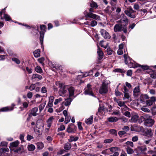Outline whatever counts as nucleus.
<instances>
[{
	"label": "nucleus",
	"mask_w": 156,
	"mask_h": 156,
	"mask_svg": "<svg viewBox=\"0 0 156 156\" xmlns=\"http://www.w3.org/2000/svg\"><path fill=\"white\" fill-rule=\"evenodd\" d=\"M89 11V12L86 11L84 12V14L85 15V17L86 18L85 20H89V18H91L98 20H101L100 16L92 13V12H95L93 8H90Z\"/></svg>",
	"instance_id": "nucleus-1"
},
{
	"label": "nucleus",
	"mask_w": 156,
	"mask_h": 156,
	"mask_svg": "<svg viewBox=\"0 0 156 156\" xmlns=\"http://www.w3.org/2000/svg\"><path fill=\"white\" fill-rule=\"evenodd\" d=\"M38 109L37 107H35L34 108L31 110L30 114L34 116H36L38 115V114L37 113L38 112Z\"/></svg>",
	"instance_id": "nucleus-19"
},
{
	"label": "nucleus",
	"mask_w": 156,
	"mask_h": 156,
	"mask_svg": "<svg viewBox=\"0 0 156 156\" xmlns=\"http://www.w3.org/2000/svg\"><path fill=\"white\" fill-rule=\"evenodd\" d=\"M5 8L2 9L1 11L0 12V15L2 14V13H4V18L5 20L7 21H10L11 20V19L9 16L7 14H5Z\"/></svg>",
	"instance_id": "nucleus-13"
},
{
	"label": "nucleus",
	"mask_w": 156,
	"mask_h": 156,
	"mask_svg": "<svg viewBox=\"0 0 156 156\" xmlns=\"http://www.w3.org/2000/svg\"><path fill=\"white\" fill-rule=\"evenodd\" d=\"M147 135L150 137H151L153 135V133L152 132L151 129H147L145 131Z\"/></svg>",
	"instance_id": "nucleus-32"
},
{
	"label": "nucleus",
	"mask_w": 156,
	"mask_h": 156,
	"mask_svg": "<svg viewBox=\"0 0 156 156\" xmlns=\"http://www.w3.org/2000/svg\"><path fill=\"white\" fill-rule=\"evenodd\" d=\"M122 16L123 18L120 19V22L122 25L123 26H126L128 24V19L124 14H122Z\"/></svg>",
	"instance_id": "nucleus-10"
},
{
	"label": "nucleus",
	"mask_w": 156,
	"mask_h": 156,
	"mask_svg": "<svg viewBox=\"0 0 156 156\" xmlns=\"http://www.w3.org/2000/svg\"><path fill=\"white\" fill-rule=\"evenodd\" d=\"M35 70L37 72L39 73H41L43 72L41 68L39 66H37L35 68Z\"/></svg>",
	"instance_id": "nucleus-38"
},
{
	"label": "nucleus",
	"mask_w": 156,
	"mask_h": 156,
	"mask_svg": "<svg viewBox=\"0 0 156 156\" xmlns=\"http://www.w3.org/2000/svg\"><path fill=\"white\" fill-rule=\"evenodd\" d=\"M126 149L127 152L128 154H131L134 152L133 150L130 147H127Z\"/></svg>",
	"instance_id": "nucleus-43"
},
{
	"label": "nucleus",
	"mask_w": 156,
	"mask_h": 156,
	"mask_svg": "<svg viewBox=\"0 0 156 156\" xmlns=\"http://www.w3.org/2000/svg\"><path fill=\"white\" fill-rule=\"evenodd\" d=\"M15 105L12 104L11 107H4L0 109V112H8L12 110L13 109V107Z\"/></svg>",
	"instance_id": "nucleus-15"
},
{
	"label": "nucleus",
	"mask_w": 156,
	"mask_h": 156,
	"mask_svg": "<svg viewBox=\"0 0 156 156\" xmlns=\"http://www.w3.org/2000/svg\"><path fill=\"white\" fill-rule=\"evenodd\" d=\"M119 119L116 117H112L108 118V121L111 122H115L118 121Z\"/></svg>",
	"instance_id": "nucleus-23"
},
{
	"label": "nucleus",
	"mask_w": 156,
	"mask_h": 156,
	"mask_svg": "<svg viewBox=\"0 0 156 156\" xmlns=\"http://www.w3.org/2000/svg\"><path fill=\"white\" fill-rule=\"evenodd\" d=\"M126 133V132L123 131H119L118 132V134L121 137H122L123 135L125 134Z\"/></svg>",
	"instance_id": "nucleus-62"
},
{
	"label": "nucleus",
	"mask_w": 156,
	"mask_h": 156,
	"mask_svg": "<svg viewBox=\"0 0 156 156\" xmlns=\"http://www.w3.org/2000/svg\"><path fill=\"white\" fill-rule=\"evenodd\" d=\"M69 93V97L73 96L74 94V88L72 87H69L67 86V89Z\"/></svg>",
	"instance_id": "nucleus-17"
},
{
	"label": "nucleus",
	"mask_w": 156,
	"mask_h": 156,
	"mask_svg": "<svg viewBox=\"0 0 156 156\" xmlns=\"http://www.w3.org/2000/svg\"><path fill=\"white\" fill-rule=\"evenodd\" d=\"M99 93L101 94L106 93L108 91V86L105 81L103 82L102 85L99 89Z\"/></svg>",
	"instance_id": "nucleus-5"
},
{
	"label": "nucleus",
	"mask_w": 156,
	"mask_h": 156,
	"mask_svg": "<svg viewBox=\"0 0 156 156\" xmlns=\"http://www.w3.org/2000/svg\"><path fill=\"white\" fill-rule=\"evenodd\" d=\"M156 100V98L154 97H151L150 99L146 101V103L148 106H151Z\"/></svg>",
	"instance_id": "nucleus-16"
},
{
	"label": "nucleus",
	"mask_w": 156,
	"mask_h": 156,
	"mask_svg": "<svg viewBox=\"0 0 156 156\" xmlns=\"http://www.w3.org/2000/svg\"><path fill=\"white\" fill-rule=\"evenodd\" d=\"M72 101V99L71 98H68L66 100L65 102H64V105L66 106L69 105Z\"/></svg>",
	"instance_id": "nucleus-31"
},
{
	"label": "nucleus",
	"mask_w": 156,
	"mask_h": 156,
	"mask_svg": "<svg viewBox=\"0 0 156 156\" xmlns=\"http://www.w3.org/2000/svg\"><path fill=\"white\" fill-rule=\"evenodd\" d=\"M40 50H37L33 52L34 56L36 58H37L40 56Z\"/></svg>",
	"instance_id": "nucleus-35"
},
{
	"label": "nucleus",
	"mask_w": 156,
	"mask_h": 156,
	"mask_svg": "<svg viewBox=\"0 0 156 156\" xmlns=\"http://www.w3.org/2000/svg\"><path fill=\"white\" fill-rule=\"evenodd\" d=\"M19 144V142L18 141H15L14 142L10 143V146L12 147H16Z\"/></svg>",
	"instance_id": "nucleus-46"
},
{
	"label": "nucleus",
	"mask_w": 156,
	"mask_h": 156,
	"mask_svg": "<svg viewBox=\"0 0 156 156\" xmlns=\"http://www.w3.org/2000/svg\"><path fill=\"white\" fill-rule=\"evenodd\" d=\"M138 67H141V68L144 70H147L149 68L148 66H147L145 65V66H143V65H141L138 64Z\"/></svg>",
	"instance_id": "nucleus-60"
},
{
	"label": "nucleus",
	"mask_w": 156,
	"mask_h": 156,
	"mask_svg": "<svg viewBox=\"0 0 156 156\" xmlns=\"http://www.w3.org/2000/svg\"><path fill=\"white\" fill-rule=\"evenodd\" d=\"M97 53L98 56V59L100 60L103 58V53L99 47L97 50Z\"/></svg>",
	"instance_id": "nucleus-21"
},
{
	"label": "nucleus",
	"mask_w": 156,
	"mask_h": 156,
	"mask_svg": "<svg viewBox=\"0 0 156 156\" xmlns=\"http://www.w3.org/2000/svg\"><path fill=\"white\" fill-rule=\"evenodd\" d=\"M141 128H142V127L134 126L131 127V130L132 131H139L140 129H141Z\"/></svg>",
	"instance_id": "nucleus-24"
},
{
	"label": "nucleus",
	"mask_w": 156,
	"mask_h": 156,
	"mask_svg": "<svg viewBox=\"0 0 156 156\" xmlns=\"http://www.w3.org/2000/svg\"><path fill=\"white\" fill-rule=\"evenodd\" d=\"M55 84L60 88L58 92L59 95L62 97L65 96L67 92V85H65L64 84L59 81L56 82Z\"/></svg>",
	"instance_id": "nucleus-3"
},
{
	"label": "nucleus",
	"mask_w": 156,
	"mask_h": 156,
	"mask_svg": "<svg viewBox=\"0 0 156 156\" xmlns=\"http://www.w3.org/2000/svg\"><path fill=\"white\" fill-rule=\"evenodd\" d=\"M124 12L126 15L131 18H134L136 17V12L133 9L131 6L126 8Z\"/></svg>",
	"instance_id": "nucleus-4"
},
{
	"label": "nucleus",
	"mask_w": 156,
	"mask_h": 156,
	"mask_svg": "<svg viewBox=\"0 0 156 156\" xmlns=\"http://www.w3.org/2000/svg\"><path fill=\"white\" fill-rule=\"evenodd\" d=\"M93 71L92 70H90L89 73H85L83 74L82 75H78V76H82V77H86L88 76H89L90 75H92V74Z\"/></svg>",
	"instance_id": "nucleus-42"
},
{
	"label": "nucleus",
	"mask_w": 156,
	"mask_h": 156,
	"mask_svg": "<svg viewBox=\"0 0 156 156\" xmlns=\"http://www.w3.org/2000/svg\"><path fill=\"white\" fill-rule=\"evenodd\" d=\"M150 115L146 114L143 115L141 116L140 118V119L141 120V122L145 121L146 120L149 119L151 117Z\"/></svg>",
	"instance_id": "nucleus-20"
},
{
	"label": "nucleus",
	"mask_w": 156,
	"mask_h": 156,
	"mask_svg": "<svg viewBox=\"0 0 156 156\" xmlns=\"http://www.w3.org/2000/svg\"><path fill=\"white\" fill-rule=\"evenodd\" d=\"M93 119V116H91L90 117L86 119L85 121V123L87 125H90L92 123Z\"/></svg>",
	"instance_id": "nucleus-26"
},
{
	"label": "nucleus",
	"mask_w": 156,
	"mask_h": 156,
	"mask_svg": "<svg viewBox=\"0 0 156 156\" xmlns=\"http://www.w3.org/2000/svg\"><path fill=\"white\" fill-rule=\"evenodd\" d=\"M32 79H38L39 80H41L42 79V76L38 74H34L32 75Z\"/></svg>",
	"instance_id": "nucleus-28"
},
{
	"label": "nucleus",
	"mask_w": 156,
	"mask_h": 156,
	"mask_svg": "<svg viewBox=\"0 0 156 156\" xmlns=\"http://www.w3.org/2000/svg\"><path fill=\"white\" fill-rule=\"evenodd\" d=\"M64 102H63L61 105V106L58 108L56 110L58 112H60L63 110L64 108Z\"/></svg>",
	"instance_id": "nucleus-45"
},
{
	"label": "nucleus",
	"mask_w": 156,
	"mask_h": 156,
	"mask_svg": "<svg viewBox=\"0 0 156 156\" xmlns=\"http://www.w3.org/2000/svg\"><path fill=\"white\" fill-rule=\"evenodd\" d=\"M41 92L43 93H45L47 92V90L46 87H43L41 89Z\"/></svg>",
	"instance_id": "nucleus-58"
},
{
	"label": "nucleus",
	"mask_w": 156,
	"mask_h": 156,
	"mask_svg": "<svg viewBox=\"0 0 156 156\" xmlns=\"http://www.w3.org/2000/svg\"><path fill=\"white\" fill-rule=\"evenodd\" d=\"M90 6L91 8H94L95 9H97L98 7V5L97 3L93 2H92L90 4Z\"/></svg>",
	"instance_id": "nucleus-48"
},
{
	"label": "nucleus",
	"mask_w": 156,
	"mask_h": 156,
	"mask_svg": "<svg viewBox=\"0 0 156 156\" xmlns=\"http://www.w3.org/2000/svg\"><path fill=\"white\" fill-rule=\"evenodd\" d=\"M40 40L41 46H43V39L44 37V32H43L42 33L41 32H40Z\"/></svg>",
	"instance_id": "nucleus-29"
},
{
	"label": "nucleus",
	"mask_w": 156,
	"mask_h": 156,
	"mask_svg": "<svg viewBox=\"0 0 156 156\" xmlns=\"http://www.w3.org/2000/svg\"><path fill=\"white\" fill-rule=\"evenodd\" d=\"M35 85L34 84H32L29 87V89L30 90H33L35 89Z\"/></svg>",
	"instance_id": "nucleus-64"
},
{
	"label": "nucleus",
	"mask_w": 156,
	"mask_h": 156,
	"mask_svg": "<svg viewBox=\"0 0 156 156\" xmlns=\"http://www.w3.org/2000/svg\"><path fill=\"white\" fill-rule=\"evenodd\" d=\"M133 96L135 98L138 97L141 94V90L139 85L135 87L133 89Z\"/></svg>",
	"instance_id": "nucleus-7"
},
{
	"label": "nucleus",
	"mask_w": 156,
	"mask_h": 156,
	"mask_svg": "<svg viewBox=\"0 0 156 156\" xmlns=\"http://www.w3.org/2000/svg\"><path fill=\"white\" fill-rule=\"evenodd\" d=\"M141 109L142 111L146 112H149L150 111V110L149 109L147 108L144 107H142L141 108Z\"/></svg>",
	"instance_id": "nucleus-56"
},
{
	"label": "nucleus",
	"mask_w": 156,
	"mask_h": 156,
	"mask_svg": "<svg viewBox=\"0 0 156 156\" xmlns=\"http://www.w3.org/2000/svg\"><path fill=\"white\" fill-rule=\"evenodd\" d=\"M124 58L125 63L129 67L135 68L138 66V64L131 58L126 53L124 54Z\"/></svg>",
	"instance_id": "nucleus-2"
},
{
	"label": "nucleus",
	"mask_w": 156,
	"mask_h": 156,
	"mask_svg": "<svg viewBox=\"0 0 156 156\" xmlns=\"http://www.w3.org/2000/svg\"><path fill=\"white\" fill-rule=\"evenodd\" d=\"M113 140V139L112 138L106 139L104 140V142L105 144H109L111 143Z\"/></svg>",
	"instance_id": "nucleus-51"
},
{
	"label": "nucleus",
	"mask_w": 156,
	"mask_h": 156,
	"mask_svg": "<svg viewBox=\"0 0 156 156\" xmlns=\"http://www.w3.org/2000/svg\"><path fill=\"white\" fill-rule=\"evenodd\" d=\"M118 86H117V89H116L115 91V95L117 96H120L122 94L121 93L119 92L118 91Z\"/></svg>",
	"instance_id": "nucleus-61"
},
{
	"label": "nucleus",
	"mask_w": 156,
	"mask_h": 156,
	"mask_svg": "<svg viewBox=\"0 0 156 156\" xmlns=\"http://www.w3.org/2000/svg\"><path fill=\"white\" fill-rule=\"evenodd\" d=\"M127 147H133V143L132 141H128L125 143Z\"/></svg>",
	"instance_id": "nucleus-37"
},
{
	"label": "nucleus",
	"mask_w": 156,
	"mask_h": 156,
	"mask_svg": "<svg viewBox=\"0 0 156 156\" xmlns=\"http://www.w3.org/2000/svg\"><path fill=\"white\" fill-rule=\"evenodd\" d=\"M109 132L110 134L116 136H117V131L115 129H111L109 130Z\"/></svg>",
	"instance_id": "nucleus-44"
},
{
	"label": "nucleus",
	"mask_w": 156,
	"mask_h": 156,
	"mask_svg": "<svg viewBox=\"0 0 156 156\" xmlns=\"http://www.w3.org/2000/svg\"><path fill=\"white\" fill-rule=\"evenodd\" d=\"M154 121L152 119H149L146 120L144 122V125L148 127H151L154 124Z\"/></svg>",
	"instance_id": "nucleus-12"
},
{
	"label": "nucleus",
	"mask_w": 156,
	"mask_h": 156,
	"mask_svg": "<svg viewBox=\"0 0 156 156\" xmlns=\"http://www.w3.org/2000/svg\"><path fill=\"white\" fill-rule=\"evenodd\" d=\"M84 93L85 95L94 96L93 93L92 89L91 88V85L90 84H87V87L84 92Z\"/></svg>",
	"instance_id": "nucleus-8"
},
{
	"label": "nucleus",
	"mask_w": 156,
	"mask_h": 156,
	"mask_svg": "<svg viewBox=\"0 0 156 156\" xmlns=\"http://www.w3.org/2000/svg\"><path fill=\"white\" fill-rule=\"evenodd\" d=\"M133 8L135 9L138 10L140 8V6L138 4L135 3L134 5Z\"/></svg>",
	"instance_id": "nucleus-55"
},
{
	"label": "nucleus",
	"mask_w": 156,
	"mask_h": 156,
	"mask_svg": "<svg viewBox=\"0 0 156 156\" xmlns=\"http://www.w3.org/2000/svg\"><path fill=\"white\" fill-rule=\"evenodd\" d=\"M38 61L41 63L42 66H44V59L43 57H41L38 59Z\"/></svg>",
	"instance_id": "nucleus-50"
},
{
	"label": "nucleus",
	"mask_w": 156,
	"mask_h": 156,
	"mask_svg": "<svg viewBox=\"0 0 156 156\" xmlns=\"http://www.w3.org/2000/svg\"><path fill=\"white\" fill-rule=\"evenodd\" d=\"M118 105L120 107H126V106L125 104V102L120 101H118L117 102Z\"/></svg>",
	"instance_id": "nucleus-41"
},
{
	"label": "nucleus",
	"mask_w": 156,
	"mask_h": 156,
	"mask_svg": "<svg viewBox=\"0 0 156 156\" xmlns=\"http://www.w3.org/2000/svg\"><path fill=\"white\" fill-rule=\"evenodd\" d=\"M62 98H58V99H56L55 100L54 104L55 105H57L58 104V103L60 102L61 101H62Z\"/></svg>",
	"instance_id": "nucleus-49"
},
{
	"label": "nucleus",
	"mask_w": 156,
	"mask_h": 156,
	"mask_svg": "<svg viewBox=\"0 0 156 156\" xmlns=\"http://www.w3.org/2000/svg\"><path fill=\"white\" fill-rule=\"evenodd\" d=\"M37 148L39 149H42L44 147L43 144L41 142H38L37 144Z\"/></svg>",
	"instance_id": "nucleus-39"
},
{
	"label": "nucleus",
	"mask_w": 156,
	"mask_h": 156,
	"mask_svg": "<svg viewBox=\"0 0 156 156\" xmlns=\"http://www.w3.org/2000/svg\"><path fill=\"white\" fill-rule=\"evenodd\" d=\"M53 102L48 101L46 106V108H48L49 107H52L53 106Z\"/></svg>",
	"instance_id": "nucleus-63"
},
{
	"label": "nucleus",
	"mask_w": 156,
	"mask_h": 156,
	"mask_svg": "<svg viewBox=\"0 0 156 156\" xmlns=\"http://www.w3.org/2000/svg\"><path fill=\"white\" fill-rule=\"evenodd\" d=\"M71 144L69 143H66L64 146V149L66 150H69L71 148Z\"/></svg>",
	"instance_id": "nucleus-33"
},
{
	"label": "nucleus",
	"mask_w": 156,
	"mask_h": 156,
	"mask_svg": "<svg viewBox=\"0 0 156 156\" xmlns=\"http://www.w3.org/2000/svg\"><path fill=\"white\" fill-rule=\"evenodd\" d=\"M27 148L29 151H33L35 150V147L33 144H31L28 145Z\"/></svg>",
	"instance_id": "nucleus-36"
},
{
	"label": "nucleus",
	"mask_w": 156,
	"mask_h": 156,
	"mask_svg": "<svg viewBox=\"0 0 156 156\" xmlns=\"http://www.w3.org/2000/svg\"><path fill=\"white\" fill-rule=\"evenodd\" d=\"M46 101H45L43 103L40 104L38 106L39 112L40 113L44 108L46 104Z\"/></svg>",
	"instance_id": "nucleus-25"
},
{
	"label": "nucleus",
	"mask_w": 156,
	"mask_h": 156,
	"mask_svg": "<svg viewBox=\"0 0 156 156\" xmlns=\"http://www.w3.org/2000/svg\"><path fill=\"white\" fill-rule=\"evenodd\" d=\"M110 151L112 152H115L118 151L119 150V148L116 147H112L109 148Z\"/></svg>",
	"instance_id": "nucleus-47"
},
{
	"label": "nucleus",
	"mask_w": 156,
	"mask_h": 156,
	"mask_svg": "<svg viewBox=\"0 0 156 156\" xmlns=\"http://www.w3.org/2000/svg\"><path fill=\"white\" fill-rule=\"evenodd\" d=\"M65 127L63 125H61L60 127L58 129L57 131L58 132L60 131H63L65 130Z\"/></svg>",
	"instance_id": "nucleus-53"
},
{
	"label": "nucleus",
	"mask_w": 156,
	"mask_h": 156,
	"mask_svg": "<svg viewBox=\"0 0 156 156\" xmlns=\"http://www.w3.org/2000/svg\"><path fill=\"white\" fill-rule=\"evenodd\" d=\"M76 129V127L73 124L71 123L68 126L66 131L69 133H74Z\"/></svg>",
	"instance_id": "nucleus-6"
},
{
	"label": "nucleus",
	"mask_w": 156,
	"mask_h": 156,
	"mask_svg": "<svg viewBox=\"0 0 156 156\" xmlns=\"http://www.w3.org/2000/svg\"><path fill=\"white\" fill-rule=\"evenodd\" d=\"M100 32L101 35L105 38L107 39L110 38L111 37L110 35L105 30L102 29H101Z\"/></svg>",
	"instance_id": "nucleus-11"
},
{
	"label": "nucleus",
	"mask_w": 156,
	"mask_h": 156,
	"mask_svg": "<svg viewBox=\"0 0 156 156\" xmlns=\"http://www.w3.org/2000/svg\"><path fill=\"white\" fill-rule=\"evenodd\" d=\"M54 119V118L53 116H51L46 121L47 124V126L48 128H50L53 122V120Z\"/></svg>",
	"instance_id": "nucleus-18"
},
{
	"label": "nucleus",
	"mask_w": 156,
	"mask_h": 156,
	"mask_svg": "<svg viewBox=\"0 0 156 156\" xmlns=\"http://www.w3.org/2000/svg\"><path fill=\"white\" fill-rule=\"evenodd\" d=\"M115 10V11L116 13H119L121 12V8L120 7L117 6L114 7V8H113V9H112L113 11Z\"/></svg>",
	"instance_id": "nucleus-40"
},
{
	"label": "nucleus",
	"mask_w": 156,
	"mask_h": 156,
	"mask_svg": "<svg viewBox=\"0 0 156 156\" xmlns=\"http://www.w3.org/2000/svg\"><path fill=\"white\" fill-rule=\"evenodd\" d=\"M149 97L147 94H141L140 97V100L144 101L146 99H148Z\"/></svg>",
	"instance_id": "nucleus-30"
},
{
	"label": "nucleus",
	"mask_w": 156,
	"mask_h": 156,
	"mask_svg": "<svg viewBox=\"0 0 156 156\" xmlns=\"http://www.w3.org/2000/svg\"><path fill=\"white\" fill-rule=\"evenodd\" d=\"M79 139V137L77 136H75L71 135L69 136V138L68 139V141L69 142H72L73 141H76Z\"/></svg>",
	"instance_id": "nucleus-22"
},
{
	"label": "nucleus",
	"mask_w": 156,
	"mask_h": 156,
	"mask_svg": "<svg viewBox=\"0 0 156 156\" xmlns=\"http://www.w3.org/2000/svg\"><path fill=\"white\" fill-rule=\"evenodd\" d=\"M89 20H90V26L92 27H94L97 24V22L96 20H91V19L90 20L89 19Z\"/></svg>",
	"instance_id": "nucleus-34"
},
{
	"label": "nucleus",
	"mask_w": 156,
	"mask_h": 156,
	"mask_svg": "<svg viewBox=\"0 0 156 156\" xmlns=\"http://www.w3.org/2000/svg\"><path fill=\"white\" fill-rule=\"evenodd\" d=\"M139 116L137 114H135L133 115L131 119L132 122H135L137 121Z\"/></svg>",
	"instance_id": "nucleus-27"
},
{
	"label": "nucleus",
	"mask_w": 156,
	"mask_h": 156,
	"mask_svg": "<svg viewBox=\"0 0 156 156\" xmlns=\"http://www.w3.org/2000/svg\"><path fill=\"white\" fill-rule=\"evenodd\" d=\"M113 51L110 48H108L107 49V52L108 54L110 55L112 54Z\"/></svg>",
	"instance_id": "nucleus-57"
},
{
	"label": "nucleus",
	"mask_w": 156,
	"mask_h": 156,
	"mask_svg": "<svg viewBox=\"0 0 156 156\" xmlns=\"http://www.w3.org/2000/svg\"><path fill=\"white\" fill-rule=\"evenodd\" d=\"M150 76L152 78H156V72H153L150 74Z\"/></svg>",
	"instance_id": "nucleus-54"
},
{
	"label": "nucleus",
	"mask_w": 156,
	"mask_h": 156,
	"mask_svg": "<svg viewBox=\"0 0 156 156\" xmlns=\"http://www.w3.org/2000/svg\"><path fill=\"white\" fill-rule=\"evenodd\" d=\"M124 93V97L123 98V99H124L125 98L129 99L130 97L128 92Z\"/></svg>",
	"instance_id": "nucleus-59"
},
{
	"label": "nucleus",
	"mask_w": 156,
	"mask_h": 156,
	"mask_svg": "<svg viewBox=\"0 0 156 156\" xmlns=\"http://www.w3.org/2000/svg\"><path fill=\"white\" fill-rule=\"evenodd\" d=\"M63 113L65 117L64 122L65 124H67L70 121L71 116L70 115L68 114V112L66 110H64L63 111Z\"/></svg>",
	"instance_id": "nucleus-9"
},
{
	"label": "nucleus",
	"mask_w": 156,
	"mask_h": 156,
	"mask_svg": "<svg viewBox=\"0 0 156 156\" xmlns=\"http://www.w3.org/2000/svg\"><path fill=\"white\" fill-rule=\"evenodd\" d=\"M114 29L115 32H119L123 30V27L122 24H117L115 26Z\"/></svg>",
	"instance_id": "nucleus-14"
},
{
	"label": "nucleus",
	"mask_w": 156,
	"mask_h": 156,
	"mask_svg": "<svg viewBox=\"0 0 156 156\" xmlns=\"http://www.w3.org/2000/svg\"><path fill=\"white\" fill-rule=\"evenodd\" d=\"M12 60L17 64L20 63V61L19 59L15 57L12 58Z\"/></svg>",
	"instance_id": "nucleus-52"
}]
</instances>
